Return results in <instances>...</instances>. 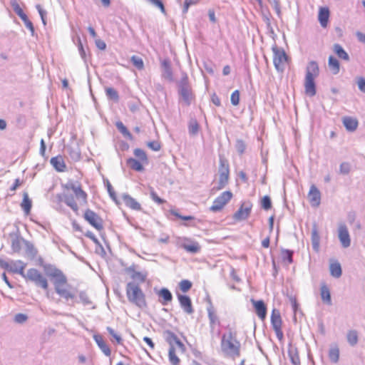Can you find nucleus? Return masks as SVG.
<instances>
[{
    "label": "nucleus",
    "mask_w": 365,
    "mask_h": 365,
    "mask_svg": "<svg viewBox=\"0 0 365 365\" xmlns=\"http://www.w3.org/2000/svg\"><path fill=\"white\" fill-rule=\"evenodd\" d=\"M68 153L71 159L73 161H78L81 158V151L79 148L76 146H69L67 148Z\"/></svg>",
    "instance_id": "72a5a7b5"
},
{
    "label": "nucleus",
    "mask_w": 365,
    "mask_h": 365,
    "mask_svg": "<svg viewBox=\"0 0 365 365\" xmlns=\"http://www.w3.org/2000/svg\"><path fill=\"white\" fill-rule=\"evenodd\" d=\"M220 349L225 356L235 359L240 356L241 343L236 331L229 328L221 337Z\"/></svg>",
    "instance_id": "f257e3e1"
},
{
    "label": "nucleus",
    "mask_w": 365,
    "mask_h": 365,
    "mask_svg": "<svg viewBox=\"0 0 365 365\" xmlns=\"http://www.w3.org/2000/svg\"><path fill=\"white\" fill-rule=\"evenodd\" d=\"M21 208L26 215H29L31 212L32 202L30 200L27 192L24 193L23 200L21 204Z\"/></svg>",
    "instance_id": "e433bc0d"
},
{
    "label": "nucleus",
    "mask_w": 365,
    "mask_h": 365,
    "mask_svg": "<svg viewBox=\"0 0 365 365\" xmlns=\"http://www.w3.org/2000/svg\"><path fill=\"white\" fill-rule=\"evenodd\" d=\"M339 238L343 247H349L351 245V239L346 225H340L339 227Z\"/></svg>",
    "instance_id": "a211bd4d"
},
{
    "label": "nucleus",
    "mask_w": 365,
    "mask_h": 365,
    "mask_svg": "<svg viewBox=\"0 0 365 365\" xmlns=\"http://www.w3.org/2000/svg\"><path fill=\"white\" fill-rule=\"evenodd\" d=\"M271 324H272L273 329L282 328V318L280 316V313L276 309H274L272 312Z\"/></svg>",
    "instance_id": "bb28decb"
},
{
    "label": "nucleus",
    "mask_w": 365,
    "mask_h": 365,
    "mask_svg": "<svg viewBox=\"0 0 365 365\" xmlns=\"http://www.w3.org/2000/svg\"><path fill=\"white\" fill-rule=\"evenodd\" d=\"M189 133L192 135L197 133L199 130V125L196 120H191L188 126Z\"/></svg>",
    "instance_id": "052dcab7"
},
{
    "label": "nucleus",
    "mask_w": 365,
    "mask_h": 365,
    "mask_svg": "<svg viewBox=\"0 0 365 365\" xmlns=\"http://www.w3.org/2000/svg\"><path fill=\"white\" fill-rule=\"evenodd\" d=\"M106 329H107L108 332L109 333V334L110 336H112L115 339L116 342L118 344H122V341H123L122 338L120 337V335H118L115 333V331H114V329L113 328L108 327L106 328Z\"/></svg>",
    "instance_id": "680f3d73"
},
{
    "label": "nucleus",
    "mask_w": 365,
    "mask_h": 365,
    "mask_svg": "<svg viewBox=\"0 0 365 365\" xmlns=\"http://www.w3.org/2000/svg\"><path fill=\"white\" fill-rule=\"evenodd\" d=\"M125 272L130 274L131 279L135 282H138L143 283L145 281L147 277V273L136 271L135 265H131L127 267L125 269Z\"/></svg>",
    "instance_id": "4468645a"
},
{
    "label": "nucleus",
    "mask_w": 365,
    "mask_h": 365,
    "mask_svg": "<svg viewBox=\"0 0 365 365\" xmlns=\"http://www.w3.org/2000/svg\"><path fill=\"white\" fill-rule=\"evenodd\" d=\"M115 126L125 138L130 140H133L132 134L121 121L116 122Z\"/></svg>",
    "instance_id": "a19ab883"
},
{
    "label": "nucleus",
    "mask_w": 365,
    "mask_h": 365,
    "mask_svg": "<svg viewBox=\"0 0 365 365\" xmlns=\"http://www.w3.org/2000/svg\"><path fill=\"white\" fill-rule=\"evenodd\" d=\"M26 267V264L21 260L16 261H10V268L9 270L14 273H18L23 277H25L24 269Z\"/></svg>",
    "instance_id": "4be33fe9"
},
{
    "label": "nucleus",
    "mask_w": 365,
    "mask_h": 365,
    "mask_svg": "<svg viewBox=\"0 0 365 365\" xmlns=\"http://www.w3.org/2000/svg\"><path fill=\"white\" fill-rule=\"evenodd\" d=\"M329 17V9L327 7L320 8L318 19H319V21L322 27L325 28L327 26Z\"/></svg>",
    "instance_id": "c85d7f7f"
},
{
    "label": "nucleus",
    "mask_w": 365,
    "mask_h": 365,
    "mask_svg": "<svg viewBox=\"0 0 365 365\" xmlns=\"http://www.w3.org/2000/svg\"><path fill=\"white\" fill-rule=\"evenodd\" d=\"M179 287L182 292H186L192 287V282L187 279H182L179 283Z\"/></svg>",
    "instance_id": "6e6d98bb"
},
{
    "label": "nucleus",
    "mask_w": 365,
    "mask_h": 365,
    "mask_svg": "<svg viewBox=\"0 0 365 365\" xmlns=\"http://www.w3.org/2000/svg\"><path fill=\"white\" fill-rule=\"evenodd\" d=\"M343 124L346 129L349 131H354L358 126V121L351 117H345L343 119Z\"/></svg>",
    "instance_id": "7c9ffc66"
},
{
    "label": "nucleus",
    "mask_w": 365,
    "mask_h": 365,
    "mask_svg": "<svg viewBox=\"0 0 365 365\" xmlns=\"http://www.w3.org/2000/svg\"><path fill=\"white\" fill-rule=\"evenodd\" d=\"M127 165L133 170L135 171L143 170V166L140 162L133 158H130L127 160Z\"/></svg>",
    "instance_id": "79ce46f5"
},
{
    "label": "nucleus",
    "mask_w": 365,
    "mask_h": 365,
    "mask_svg": "<svg viewBox=\"0 0 365 365\" xmlns=\"http://www.w3.org/2000/svg\"><path fill=\"white\" fill-rule=\"evenodd\" d=\"M251 302L255 309V312L262 320H264L267 316V307L262 300L251 299Z\"/></svg>",
    "instance_id": "6ab92c4d"
},
{
    "label": "nucleus",
    "mask_w": 365,
    "mask_h": 365,
    "mask_svg": "<svg viewBox=\"0 0 365 365\" xmlns=\"http://www.w3.org/2000/svg\"><path fill=\"white\" fill-rule=\"evenodd\" d=\"M11 249L14 252H19L21 249V240L18 237L13 238L11 240Z\"/></svg>",
    "instance_id": "13d9d810"
},
{
    "label": "nucleus",
    "mask_w": 365,
    "mask_h": 365,
    "mask_svg": "<svg viewBox=\"0 0 365 365\" xmlns=\"http://www.w3.org/2000/svg\"><path fill=\"white\" fill-rule=\"evenodd\" d=\"M319 74L318 63L314 61H310L306 68V76L304 81L305 93L307 96L312 97L316 95L317 89L314 78Z\"/></svg>",
    "instance_id": "f03ea898"
},
{
    "label": "nucleus",
    "mask_w": 365,
    "mask_h": 365,
    "mask_svg": "<svg viewBox=\"0 0 365 365\" xmlns=\"http://www.w3.org/2000/svg\"><path fill=\"white\" fill-rule=\"evenodd\" d=\"M130 62L138 70H142L144 68V63L141 57L138 56H133L130 58Z\"/></svg>",
    "instance_id": "49530a36"
},
{
    "label": "nucleus",
    "mask_w": 365,
    "mask_h": 365,
    "mask_svg": "<svg viewBox=\"0 0 365 365\" xmlns=\"http://www.w3.org/2000/svg\"><path fill=\"white\" fill-rule=\"evenodd\" d=\"M77 46H78L79 54H80L81 58L86 63L87 61L86 53V51H85V49L83 48V43L81 42V40L80 37H78V44H77Z\"/></svg>",
    "instance_id": "4d7b16f0"
},
{
    "label": "nucleus",
    "mask_w": 365,
    "mask_h": 365,
    "mask_svg": "<svg viewBox=\"0 0 365 365\" xmlns=\"http://www.w3.org/2000/svg\"><path fill=\"white\" fill-rule=\"evenodd\" d=\"M288 355L292 364H300V359L299 356L297 348L293 346L291 343L289 344Z\"/></svg>",
    "instance_id": "a878e982"
},
{
    "label": "nucleus",
    "mask_w": 365,
    "mask_h": 365,
    "mask_svg": "<svg viewBox=\"0 0 365 365\" xmlns=\"http://www.w3.org/2000/svg\"><path fill=\"white\" fill-rule=\"evenodd\" d=\"M230 101H231V103L233 106H237L239 104V103H240V92L238 90L235 91L231 94Z\"/></svg>",
    "instance_id": "0e129e2a"
},
{
    "label": "nucleus",
    "mask_w": 365,
    "mask_h": 365,
    "mask_svg": "<svg viewBox=\"0 0 365 365\" xmlns=\"http://www.w3.org/2000/svg\"><path fill=\"white\" fill-rule=\"evenodd\" d=\"M320 292L322 301L329 305L331 304L330 291L326 284L322 285Z\"/></svg>",
    "instance_id": "c9c22d12"
},
{
    "label": "nucleus",
    "mask_w": 365,
    "mask_h": 365,
    "mask_svg": "<svg viewBox=\"0 0 365 365\" xmlns=\"http://www.w3.org/2000/svg\"><path fill=\"white\" fill-rule=\"evenodd\" d=\"M11 6L14 12L20 18L24 17V16L26 15V14L24 12L23 9L21 8L16 0H11Z\"/></svg>",
    "instance_id": "de8ad7c7"
},
{
    "label": "nucleus",
    "mask_w": 365,
    "mask_h": 365,
    "mask_svg": "<svg viewBox=\"0 0 365 365\" xmlns=\"http://www.w3.org/2000/svg\"><path fill=\"white\" fill-rule=\"evenodd\" d=\"M79 299H80L81 302L85 306L91 305L92 303L89 299V297L88 296L86 292L84 291L80 292Z\"/></svg>",
    "instance_id": "5fc2aeb1"
},
{
    "label": "nucleus",
    "mask_w": 365,
    "mask_h": 365,
    "mask_svg": "<svg viewBox=\"0 0 365 365\" xmlns=\"http://www.w3.org/2000/svg\"><path fill=\"white\" fill-rule=\"evenodd\" d=\"M294 252L289 250H283L282 252V257L283 260H287L289 264L293 262Z\"/></svg>",
    "instance_id": "8fccbe9b"
},
{
    "label": "nucleus",
    "mask_w": 365,
    "mask_h": 365,
    "mask_svg": "<svg viewBox=\"0 0 365 365\" xmlns=\"http://www.w3.org/2000/svg\"><path fill=\"white\" fill-rule=\"evenodd\" d=\"M85 236L88 237L89 239H91L96 245H98L103 251V246L101 245V244L99 242V240L96 238V237L95 236V235L92 232L88 231L85 234Z\"/></svg>",
    "instance_id": "e2e57ef3"
},
{
    "label": "nucleus",
    "mask_w": 365,
    "mask_h": 365,
    "mask_svg": "<svg viewBox=\"0 0 365 365\" xmlns=\"http://www.w3.org/2000/svg\"><path fill=\"white\" fill-rule=\"evenodd\" d=\"M163 336L165 340L169 344L170 348H175V346H177L182 353L185 351L186 349L184 344L178 339L175 333L167 330L164 332Z\"/></svg>",
    "instance_id": "1a4fd4ad"
},
{
    "label": "nucleus",
    "mask_w": 365,
    "mask_h": 365,
    "mask_svg": "<svg viewBox=\"0 0 365 365\" xmlns=\"http://www.w3.org/2000/svg\"><path fill=\"white\" fill-rule=\"evenodd\" d=\"M178 94L180 96V101L185 106H189L191 104L192 100L194 97L191 87L179 88Z\"/></svg>",
    "instance_id": "dca6fc26"
},
{
    "label": "nucleus",
    "mask_w": 365,
    "mask_h": 365,
    "mask_svg": "<svg viewBox=\"0 0 365 365\" xmlns=\"http://www.w3.org/2000/svg\"><path fill=\"white\" fill-rule=\"evenodd\" d=\"M168 359L171 365H178L180 364V359L175 354V348H169Z\"/></svg>",
    "instance_id": "c03bdc74"
},
{
    "label": "nucleus",
    "mask_w": 365,
    "mask_h": 365,
    "mask_svg": "<svg viewBox=\"0 0 365 365\" xmlns=\"http://www.w3.org/2000/svg\"><path fill=\"white\" fill-rule=\"evenodd\" d=\"M122 199L125 205L129 208L138 211L142 209L140 204L138 202H137L135 199L132 197L130 195L126 193L123 194Z\"/></svg>",
    "instance_id": "412c9836"
},
{
    "label": "nucleus",
    "mask_w": 365,
    "mask_h": 365,
    "mask_svg": "<svg viewBox=\"0 0 365 365\" xmlns=\"http://www.w3.org/2000/svg\"><path fill=\"white\" fill-rule=\"evenodd\" d=\"M273 63L276 70L279 72H283L285 68V64L288 60V56L284 50L277 46L272 47Z\"/></svg>",
    "instance_id": "20e7f679"
},
{
    "label": "nucleus",
    "mask_w": 365,
    "mask_h": 365,
    "mask_svg": "<svg viewBox=\"0 0 365 365\" xmlns=\"http://www.w3.org/2000/svg\"><path fill=\"white\" fill-rule=\"evenodd\" d=\"M178 299L179 300L181 308L185 313L190 314L194 312L191 299L190 297L179 294H178Z\"/></svg>",
    "instance_id": "f3484780"
},
{
    "label": "nucleus",
    "mask_w": 365,
    "mask_h": 365,
    "mask_svg": "<svg viewBox=\"0 0 365 365\" xmlns=\"http://www.w3.org/2000/svg\"><path fill=\"white\" fill-rule=\"evenodd\" d=\"M252 204L250 202L243 203L234 214V219L241 221L248 218L252 210Z\"/></svg>",
    "instance_id": "ddd939ff"
},
{
    "label": "nucleus",
    "mask_w": 365,
    "mask_h": 365,
    "mask_svg": "<svg viewBox=\"0 0 365 365\" xmlns=\"http://www.w3.org/2000/svg\"><path fill=\"white\" fill-rule=\"evenodd\" d=\"M329 358L332 363H337L339 359V349L336 344L331 346L329 351Z\"/></svg>",
    "instance_id": "f704fd0d"
},
{
    "label": "nucleus",
    "mask_w": 365,
    "mask_h": 365,
    "mask_svg": "<svg viewBox=\"0 0 365 365\" xmlns=\"http://www.w3.org/2000/svg\"><path fill=\"white\" fill-rule=\"evenodd\" d=\"M329 270L331 275L335 278H339L341 276L342 270L341 264L337 262L331 263Z\"/></svg>",
    "instance_id": "58836bf2"
},
{
    "label": "nucleus",
    "mask_w": 365,
    "mask_h": 365,
    "mask_svg": "<svg viewBox=\"0 0 365 365\" xmlns=\"http://www.w3.org/2000/svg\"><path fill=\"white\" fill-rule=\"evenodd\" d=\"M45 272L48 277L53 279V284L63 282L66 278L63 272L53 266H48L45 267Z\"/></svg>",
    "instance_id": "9b49d317"
},
{
    "label": "nucleus",
    "mask_w": 365,
    "mask_h": 365,
    "mask_svg": "<svg viewBox=\"0 0 365 365\" xmlns=\"http://www.w3.org/2000/svg\"><path fill=\"white\" fill-rule=\"evenodd\" d=\"M161 67L163 70V76L168 81H172L173 80V74L170 60L167 58L164 59L161 62Z\"/></svg>",
    "instance_id": "5701e85b"
},
{
    "label": "nucleus",
    "mask_w": 365,
    "mask_h": 365,
    "mask_svg": "<svg viewBox=\"0 0 365 365\" xmlns=\"http://www.w3.org/2000/svg\"><path fill=\"white\" fill-rule=\"evenodd\" d=\"M346 338L349 344L351 346H355L358 343L359 340L357 331L356 330L349 331L346 335Z\"/></svg>",
    "instance_id": "37998d69"
},
{
    "label": "nucleus",
    "mask_w": 365,
    "mask_h": 365,
    "mask_svg": "<svg viewBox=\"0 0 365 365\" xmlns=\"http://www.w3.org/2000/svg\"><path fill=\"white\" fill-rule=\"evenodd\" d=\"M229 174L230 168L227 161L225 159L220 158L217 190H221L227 185L229 180Z\"/></svg>",
    "instance_id": "39448f33"
},
{
    "label": "nucleus",
    "mask_w": 365,
    "mask_h": 365,
    "mask_svg": "<svg viewBox=\"0 0 365 365\" xmlns=\"http://www.w3.org/2000/svg\"><path fill=\"white\" fill-rule=\"evenodd\" d=\"M333 50L334 53L338 56L339 58L345 60L349 61V54L345 51V50L343 48V47L339 44L335 43L334 44Z\"/></svg>",
    "instance_id": "4c0bfd02"
},
{
    "label": "nucleus",
    "mask_w": 365,
    "mask_h": 365,
    "mask_svg": "<svg viewBox=\"0 0 365 365\" xmlns=\"http://www.w3.org/2000/svg\"><path fill=\"white\" fill-rule=\"evenodd\" d=\"M329 67L334 74H337L340 70L339 61L334 56H331L328 60Z\"/></svg>",
    "instance_id": "ea45409f"
},
{
    "label": "nucleus",
    "mask_w": 365,
    "mask_h": 365,
    "mask_svg": "<svg viewBox=\"0 0 365 365\" xmlns=\"http://www.w3.org/2000/svg\"><path fill=\"white\" fill-rule=\"evenodd\" d=\"M357 84L359 89L365 93V79L362 77L358 78Z\"/></svg>",
    "instance_id": "774afa93"
},
{
    "label": "nucleus",
    "mask_w": 365,
    "mask_h": 365,
    "mask_svg": "<svg viewBox=\"0 0 365 365\" xmlns=\"http://www.w3.org/2000/svg\"><path fill=\"white\" fill-rule=\"evenodd\" d=\"M63 201L66 205L70 207L72 210L77 212L78 210V206L75 200L74 196L71 194H66L63 195Z\"/></svg>",
    "instance_id": "c756f323"
},
{
    "label": "nucleus",
    "mask_w": 365,
    "mask_h": 365,
    "mask_svg": "<svg viewBox=\"0 0 365 365\" xmlns=\"http://www.w3.org/2000/svg\"><path fill=\"white\" fill-rule=\"evenodd\" d=\"M50 163L58 172H63L66 169V164L62 156L61 155L51 158Z\"/></svg>",
    "instance_id": "cd10ccee"
},
{
    "label": "nucleus",
    "mask_w": 365,
    "mask_h": 365,
    "mask_svg": "<svg viewBox=\"0 0 365 365\" xmlns=\"http://www.w3.org/2000/svg\"><path fill=\"white\" fill-rule=\"evenodd\" d=\"M93 339L98 344V347L103 351V353L106 356H110L111 354V351L106 343L104 341L103 337L100 334H95L93 336Z\"/></svg>",
    "instance_id": "393cba45"
},
{
    "label": "nucleus",
    "mask_w": 365,
    "mask_h": 365,
    "mask_svg": "<svg viewBox=\"0 0 365 365\" xmlns=\"http://www.w3.org/2000/svg\"><path fill=\"white\" fill-rule=\"evenodd\" d=\"M85 220L98 230L103 229L102 219L93 210L88 209L84 213Z\"/></svg>",
    "instance_id": "9d476101"
},
{
    "label": "nucleus",
    "mask_w": 365,
    "mask_h": 365,
    "mask_svg": "<svg viewBox=\"0 0 365 365\" xmlns=\"http://www.w3.org/2000/svg\"><path fill=\"white\" fill-rule=\"evenodd\" d=\"M232 193L230 191H225L214 200L210 210L212 212L221 210L224 206L232 199Z\"/></svg>",
    "instance_id": "6e6552de"
},
{
    "label": "nucleus",
    "mask_w": 365,
    "mask_h": 365,
    "mask_svg": "<svg viewBox=\"0 0 365 365\" xmlns=\"http://www.w3.org/2000/svg\"><path fill=\"white\" fill-rule=\"evenodd\" d=\"M190 87L189 83V79L187 73H183L182 77L178 83V88H188Z\"/></svg>",
    "instance_id": "864d4df0"
},
{
    "label": "nucleus",
    "mask_w": 365,
    "mask_h": 365,
    "mask_svg": "<svg viewBox=\"0 0 365 365\" xmlns=\"http://www.w3.org/2000/svg\"><path fill=\"white\" fill-rule=\"evenodd\" d=\"M182 247L189 253L195 254L200 252V246L197 242H190V243H183Z\"/></svg>",
    "instance_id": "473e14b6"
},
{
    "label": "nucleus",
    "mask_w": 365,
    "mask_h": 365,
    "mask_svg": "<svg viewBox=\"0 0 365 365\" xmlns=\"http://www.w3.org/2000/svg\"><path fill=\"white\" fill-rule=\"evenodd\" d=\"M53 285L56 292L66 302L74 299L75 294L71 290L70 285L67 283V278H65L63 282Z\"/></svg>",
    "instance_id": "423d86ee"
},
{
    "label": "nucleus",
    "mask_w": 365,
    "mask_h": 365,
    "mask_svg": "<svg viewBox=\"0 0 365 365\" xmlns=\"http://www.w3.org/2000/svg\"><path fill=\"white\" fill-rule=\"evenodd\" d=\"M28 319V317L25 314L19 313L14 317V322L18 324H23Z\"/></svg>",
    "instance_id": "69168bd1"
},
{
    "label": "nucleus",
    "mask_w": 365,
    "mask_h": 365,
    "mask_svg": "<svg viewBox=\"0 0 365 365\" xmlns=\"http://www.w3.org/2000/svg\"><path fill=\"white\" fill-rule=\"evenodd\" d=\"M24 277L31 282H34L37 286H39L44 289L48 288V284L47 279L36 269L31 268L28 269Z\"/></svg>",
    "instance_id": "0eeeda50"
},
{
    "label": "nucleus",
    "mask_w": 365,
    "mask_h": 365,
    "mask_svg": "<svg viewBox=\"0 0 365 365\" xmlns=\"http://www.w3.org/2000/svg\"><path fill=\"white\" fill-rule=\"evenodd\" d=\"M207 302L208 306L207 307V317L210 322V327L211 331H213L215 326H219L220 324V322L219 320V318L215 313V310L214 309L213 304L212 303L211 299L208 297L207 298Z\"/></svg>",
    "instance_id": "f8f14e48"
},
{
    "label": "nucleus",
    "mask_w": 365,
    "mask_h": 365,
    "mask_svg": "<svg viewBox=\"0 0 365 365\" xmlns=\"http://www.w3.org/2000/svg\"><path fill=\"white\" fill-rule=\"evenodd\" d=\"M308 198L312 207H317L321 203V193L319 189L312 185L308 193Z\"/></svg>",
    "instance_id": "2eb2a0df"
},
{
    "label": "nucleus",
    "mask_w": 365,
    "mask_h": 365,
    "mask_svg": "<svg viewBox=\"0 0 365 365\" xmlns=\"http://www.w3.org/2000/svg\"><path fill=\"white\" fill-rule=\"evenodd\" d=\"M158 296L163 299V301H160L163 305H166L173 299L172 293L167 288H162L158 292Z\"/></svg>",
    "instance_id": "2f4dec72"
},
{
    "label": "nucleus",
    "mask_w": 365,
    "mask_h": 365,
    "mask_svg": "<svg viewBox=\"0 0 365 365\" xmlns=\"http://www.w3.org/2000/svg\"><path fill=\"white\" fill-rule=\"evenodd\" d=\"M67 187L73 190L77 199L81 200L83 203L87 202V194L81 189L79 185L72 183L69 186H67Z\"/></svg>",
    "instance_id": "b1692460"
},
{
    "label": "nucleus",
    "mask_w": 365,
    "mask_h": 365,
    "mask_svg": "<svg viewBox=\"0 0 365 365\" xmlns=\"http://www.w3.org/2000/svg\"><path fill=\"white\" fill-rule=\"evenodd\" d=\"M106 94L108 98L110 100H113L115 102H118L119 101L118 93L113 88H106Z\"/></svg>",
    "instance_id": "a18cd8bd"
},
{
    "label": "nucleus",
    "mask_w": 365,
    "mask_h": 365,
    "mask_svg": "<svg viewBox=\"0 0 365 365\" xmlns=\"http://www.w3.org/2000/svg\"><path fill=\"white\" fill-rule=\"evenodd\" d=\"M148 146L153 151H158L160 150V143L158 141L153 140L148 143Z\"/></svg>",
    "instance_id": "338daca9"
},
{
    "label": "nucleus",
    "mask_w": 365,
    "mask_h": 365,
    "mask_svg": "<svg viewBox=\"0 0 365 365\" xmlns=\"http://www.w3.org/2000/svg\"><path fill=\"white\" fill-rule=\"evenodd\" d=\"M311 241L313 250L319 252L320 248V235L316 223H314L312 229Z\"/></svg>",
    "instance_id": "aec40b11"
},
{
    "label": "nucleus",
    "mask_w": 365,
    "mask_h": 365,
    "mask_svg": "<svg viewBox=\"0 0 365 365\" xmlns=\"http://www.w3.org/2000/svg\"><path fill=\"white\" fill-rule=\"evenodd\" d=\"M126 295L128 301L139 308L142 309L147 306L145 294L138 282H130L127 284Z\"/></svg>",
    "instance_id": "7ed1b4c3"
},
{
    "label": "nucleus",
    "mask_w": 365,
    "mask_h": 365,
    "mask_svg": "<svg viewBox=\"0 0 365 365\" xmlns=\"http://www.w3.org/2000/svg\"><path fill=\"white\" fill-rule=\"evenodd\" d=\"M261 205L264 210H269L272 207V201L270 197L267 195L264 196L262 199Z\"/></svg>",
    "instance_id": "bf43d9fd"
},
{
    "label": "nucleus",
    "mask_w": 365,
    "mask_h": 365,
    "mask_svg": "<svg viewBox=\"0 0 365 365\" xmlns=\"http://www.w3.org/2000/svg\"><path fill=\"white\" fill-rule=\"evenodd\" d=\"M247 145L244 140L241 139H237L236 143H235V148L239 153V155H242L246 150Z\"/></svg>",
    "instance_id": "3c124183"
},
{
    "label": "nucleus",
    "mask_w": 365,
    "mask_h": 365,
    "mask_svg": "<svg viewBox=\"0 0 365 365\" xmlns=\"http://www.w3.org/2000/svg\"><path fill=\"white\" fill-rule=\"evenodd\" d=\"M135 156L142 162H147L148 158L145 151L140 148H135L133 152Z\"/></svg>",
    "instance_id": "603ef678"
},
{
    "label": "nucleus",
    "mask_w": 365,
    "mask_h": 365,
    "mask_svg": "<svg viewBox=\"0 0 365 365\" xmlns=\"http://www.w3.org/2000/svg\"><path fill=\"white\" fill-rule=\"evenodd\" d=\"M24 23L25 26L29 29L31 31V34L32 36H34L35 35V30L34 26L33 25V23L29 19L28 16L26 15L24 16V17L20 18Z\"/></svg>",
    "instance_id": "09e8293b"
}]
</instances>
